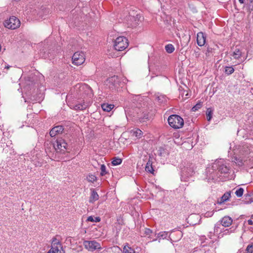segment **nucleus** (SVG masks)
<instances>
[{
    "mask_svg": "<svg viewBox=\"0 0 253 253\" xmlns=\"http://www.w3.org/2000/svg\"><path fill=\"white\" fill-rule=\"evenodd\" d=\"M91 194L89 198V203H93L99 198V195L94 189H91Z\"/></svg>",
    "mask_w": 253,
    "mask_h": 253,
    "instance_id": "nucleus-19",
    "label": "nucleus"
},
{
    "mask_svg": "<svg viewBox=\"0 0 253 253\" xmlns=\"http://www.w3.org/2000/svg\"><path fill=\"white\" fill-rule=\"evenodd\" d=\"M239 1L241 3H245L250 11L253 10V0H239Z\"/></svg>",
    "mask_w": 253,
    "mask_h": 253,
    "instance_id": "nucleus-21",
    "label": "nucleus"
},
{
    "mask_svg": "<svg viewBox=\"0 0 253 253\" xmlns=\"http://www.w3.org/2000/svg\"><path fill=\"white\" fill-rule=\"evenodd\" d=\"M229 167L223 160H216L206 169L207 177L209 180H216L228 173Z\"/></svg>",
    "mask_w": 253,
    "mask_h": 253,
    "instance_id": "nucleus-1",
    "label": "nucleus"
},
{
    "mask_svg": "<svg viewBox=\"0 0 253 253\" xmlns=\"http://www.w3.org/2000/svg\"><path fill=\"white\" fill-rule=\"evenodd\" d=\"M87 221L98 222L100 221V218L98 216L94 217L93 216H89L86 219Z\"/></svg>",
    "mask_w": 253,
    "mask_h": 253,
    "instance_id": "nucleus-29",
    "label": "nucleus"
},
{
    "mask_svg": "<svg viewBox=\"0 0 253 253\" xmlns=\"http://www.w3.org/2000/svg\"><path fill=\"white\" fill-rule=\"evenodd\" d=\"M233 231V230H232L231 228L226 229H224V228H223L222 229L221 234H220V238L223 237V236L225 235H228V234H230Z\"/></svg>",
    "mask_w": 253,
    "mask_h": 253,
    "instance_id": "nucleus-33",
    "label": "nucleus"
},
{
    "mask_svg": "<svg viewBox=\"0 0 253 253\" xmlns=\"http://www.w3.org/2000/svg\"><path fill=\"white\" fill-rule=\"evenodd\" d=\"M234 71V69L232 67H226L225 70V73L228 75L232 74Z\"/></svg>",
    "mask_w": 253,
    "mask_h": 253,
    "instance_id": "nucleus-36",
    "label": "nucleus"
},
{
    "mask_svg": "<svg viewBox=\"0 0 253 253\" xmlns=\"http://www.w3.org/2000/svg\"><path fill=\"white\" fill-rule=\"evenodd\" d=\"M206 37L203 32H199L197 35V42L199 46H202L206 43Z\"/></svg>",
    "mask_w": 253,
    "mask_h": 253,
    "instance_id": "nucleus-15",
    "label": "nucleus"
},
{
    "mask_svg": "<svg viewBox=\"0 0 253 253\" xmlns=\"http://www.w3.org/2000/svg\"><path fill=\"white\" fill-rule=\"evenodd\" d=\"M132 136H135L137 139L140 138L142 136V131L139 128H134L130 131Z\"/></svg>",
    "mask_w": 253,
    "mask_h": 253,
    "instance_id": "nucleus-20",
    "label": "nucleus"
},
{
    "mask_svg": "<svg viewBox=\"0 0 253 253\" xmlns=\"http://www.w3.org/2000/svg\"><path fill=\"white\" fill-rule=\"evenodd\" d=\"M231 197V194L230 192H227L225 193L220 198L219 203H223L227 201Z\"/></svg>",
    "mask_w": 253,
    "mask_h": 253,
    "instance_id": "nucleus-26",
    "label": "nucleus"
},
{
    "mask_svg": "<svg viewBox=\"0 0 253 253\" xmlns=\"http://www.w3.org/2000/svg\"><path fill=\"white\" fill-rule=\"evenodd\" d=\"M168 232L166 231H162L158 233L157 235L156 233L155 234V238L153 239V241H156L157 239L161 240L166 239L168 237Z\"/></svg>",
    "mask_w": 253,
    "mask_h": 253,
    "instance_id": "nucleus-18",
    "label": "nucleus"
},
{
    "mask_svg": "<svg viewBox=\"0 0 253 253\" xmlns=\"http://www.w3.org/2000/svg\"><path fill=\"white\" fill-rule=\"evenodd\" d=\"M83 245L86 250L90 252H93L95 250L100 251L102 249L100 244L95 240L84 241Z\"/></svg>",
    "mask_w": 253,
    "mask_h": 253,
    "instance_id": "nucleus-11",
    "label": "nucleus"
},
{
    "mask_svg": "<svg viewBox=\"0 0 253 253\" xmlns=\"http://www.w3.org/2000/svg\"><path fill=\"white\" fill-rule=\"evenodd\" d=\"M85 61V56L83 52H76L72 56V62L75 65L82 64Z\"/></svg>",
    "mask_w": 253,
    "mask_h": 253,
    "instance_id": "nucleus-13",
    "label": "nucleus"
},
{
    "mask_svg": "<svg viewBox=\"0 0 253 253\" xmlns=\"http://www.w3.org/2000/svg\"><path fill=\"white\" fill-rule=\"evenodd\" d=\"M217 246L213 241H211L209 245H204L200 248L195 249L191 253H212Z\"/></svg>",
    "mask_w": 253,
    "mask_h": 253,
    "instance_id": "nucleus-7",
    "label": "nucleus"
},
{
    "mask_svg": "<svg viewBox=\"0 0 253 253\" xmlns=\"http://www.w3.org/2000/svg\"><path fill=\"white\" fill-rule=\"evenodd\" d=\"M4 26L8 29H15L20 25V20L15 16H11L6 20L4 23Z\"/></svg>",
    "mask_w": 253,
    "mask_h": 253,
    "instance_id": "nucleus-12",
    "label": "nucleus"
},
{
    "mask_svg": "<svg viewBox=\"0 0 253 253\" xmlns=\"http://www.w3.org/2000/svg\"><path fill=\"white\" fill-rule=\"evenodd\" d=\"M252 147L247 143H243L234 150V155L232 162L239 166H242L249 158Z\"/></svg>",
    "mask_w": 253,
    "mask_h": 253,
    "instance_id": "nucleus-2",
    "label": "nucleus"
},
{
    "mask_svg": "<svg viewBox=\"0 0 253 253\" xmlns=\"http://www.w3.org/2000/svg\"><path fill=\"white\" fill-rule=\"evenodd\" d=\"M174 47L172 44H168L165 46V49L169 53H172L174 50Z\"/></svg>",
    "mask_w": 253,
    "mask_h": 253,
    "instance_id": "nucleus-28",
    "label": "nucleus"
},
{
    "mask_svg": "<svg viewBox=\"0 0 253 253\" xmlns=\"http://www.w3.org/2000/svg\"><path fill=\"white\" fill-rule=\"evenodd\" d=\"M119 81H118V76H113L107 80V83H110L112 84V86H109V87L110 88L113 89L114 86H116L117 84H118Z\"/></svg>",
    "mask_w": 253,
    "mask_h": 253,
    "instance_id": "nucleus-17",
    "label": "nucleus"
},
{
    "mask_svg": "<svg viewBox=\"0 0 253 253\" xmlns=\"http://www.w3.org/2000/svg\"><path fill=\"white\" fill-rule=\"evenodd\" d=\"M213 214V212L212 211H209L206 212L204 214V216L206 217H211V216H212Z\"/></svg>",
    "mask_w": 253,
    "mask_h": 253,
    "instance_id": "nucleus-41",
    "label": "nucleus"
},
{
    "mask_svg": "<svg viewBox=\"0 0 253 253\" xmlns=\"http://www.w3.org/2000/svg\"><path fill=\"white\" fill-rule=\"evenodd\" d=\"M70 108L76 111H82L86 109L89 106V103L84 99L81 101H77L75 103H70L69 105Z\"/></svg>",
    "mask_w": 253,
    "mask_h": 253,
    "instance_id": "nucleus-10",
    "label": "nucleus"
},
{
    "mask_svg": "<svg viewBox=\"0 0 253 253\" xmlns=\"http://www.w3.org/2000/svg\"><path fill=\"white\" fill-rule=\"evenodd\" d=\"M63 127L61 126H58L54 127L49 132L51 137H54L57 134L61 133L63 130Z\"/></svg>",
    "mask_w": 253,
    "mask_h": 253,
    "instance_id": "nucleus-16",
    "label": "nucleus"
},
{
    "mask_svg": "<svg viewBox=\"0 0 253 253\" xmlns=\"http://www.w3.org/2000/svg\"><path fill=\"white\" fill-rule=\"evenodd\" d=\"M218 222L223 227H227L232 224L233 222V219L229 216H225L222 218Z\"/></svg>",
    "mask_w": 253,
    "mask_h": 253,
    "instance_id": "nucleus-14",
    "label": "nucleus"
},
{
    "mask_svg": "<svg viewBox=\"0 0 253 253\" xmlns=\"http://www.w3.org/2000/svg\"><path fill=\"white\" fill-rule=\"evenodd\" d=\"M123 253H135V251L128 246L126 245L123 248Z\"/></svg>",
    "mask_w": 253,
    "mask_h": 253,
    "instance_id": "nucleus-31",
    "label": "nucleus"
},
{
    "mask_svg": "<svg viewBox=\"0 0 253 253\" xmlns=\"http://www.w3.org/2000/svg\"><path fill=\"white\" fill-rule=\"evenodd\" d=\"M168 121L169 126L175 129L181 128L184 125L183 119L177 115H170Z\"/></svg>",
    "mask_w": 253,
    "mask_h": 253,
    "instance_id": "nucleus-6",
    "label": "nucleus"
},
{
    "mask_svg": "<svg viewBox=\"0 0 253 253\" xmlns=\"http://www.w3.org/2000/svg\"><path fill=\"white\" fill-rule=\"evenodd\" d=\"M213 111L211 108H208L206 111L207 119L210 121L212 118Z\"/></svg>",
    "mask_w": 253,
    "mask_h": 253,
    "instance_id": "nucleus-30",
    "label": "nucleus"
},
{
    "mask_svg": "<svg viewBox=\"0 0 253 253\" xmlns=\"http://www.w3.org/2000/svg\"><path fill=\"white\" fill-rule=\"evenodd\" d=\"M196 167L194 164L191 163H187L181 168V176L183 181H187L192 177L196 173Z\"/></svg>",
    "mask_w": 253,
    "mask_h": 253,
    "instance_id": "nucleus-4",
    "label": "nucleus"
},
{
    "mask_svg": "<svg viewBox=\"0 0 253 253\" xmlns=\"http://www.w3.org/2000/svg\"><path fill=\"white\" fill-rule=\"evenodd\" d=\"M153 233V231L152 230H151L149 228H145L144 229V234L146 236H149V237L150 238V239H154L153 238L151 237V236L152 234Z\"/></svg>",
    "mask_w": 253,
    "mask_h": 253,
    "instance_id": "nucleus-35",
    "label": "nucleus"
},
{
    "mask_svg": "<svg viewBox=\"0 0 253 253\" xmlns=\"http://www.w3.org/2000/svg\"><path fill=\"white\" fill-rule=\"evenodd\" d=\"M246 251L248 253H253V243L247 246Z\"/></svg>",
    "mask_w": 253,
    "mask_h": 253,
    "instance_id": "nucleus-39",
    "label": "nucleus"
},
{
    "mask_svg": "<svg viewBox=\"0 0 253 253\" xmlns=\"http://www.w3.org/2000/svg\"><path fill=\"white\" fill-rule=\"evenodd\" d=\"M5 146L8 147H10V145H8L7 144H6V145H5L4 144H3V146L2 145H1V147H3V151H6V148L5 147Z\"/></svg>",
    "mask_w": 253,
    "mask_h": 253,
    "instance_id": "nucleus-43",
    "label": "nucleus"
},
{
    "mask_svg": "<svg viewBox=\"0 0 253 253\" xmlns=\"http://www.w3.org/2000/svg\"><path fill=\"white\" fill-rule=\"evenodd\" d=\"M100 169H101L100 175L101 176L105 175L107 173V172L106 170V166L104 165H101Z\"/></svg>",
    "mask_w": 253,
    "mask_h": 253,
    "instance_id": "nucleus-38",
    "label": "nucleus"
},
{
    "mask_svg": "<svg viewBox=\"0 0 253 253\" xmlns=\"http://www.w3.org/2000/svg\"><path fill=\"white\" fill-rule=\"evenodd\" d=\"M244 190L243 188H239L237 189L235 191V194L238 197H241L242 196Z\"/></svg>",
    "mask_w": 253,
    "mask_h": 253,
    "instance_id": "nucleus-34",
    "label": "nucleus"
},
{
    "mask_svg": "<svg viewBox=\"0 0 253 253\" xmlns=\"http://www.w3.org/2000/svg\"><path fill=\"white\" fill-rule=\"evenodd\" d=\"M242 51L237 47H235L234 50L231 54L232 57L236 59H239L242 55Z\"/></svg>",
    "mask_w": 253,
    "mask_h": 253,
    "instance_id": "nucleus-22",
    "label": "nucleus"
},
{
    "mask_svg": "<svg viewBox=\"0 0 253 253\" xmlns=\"http://www.w3.org/2000/svg\"><path fill=\"white\" fill-rule=\"evenodd\" d=\"M77 95L79 97L85 98V96L91 98L92 96V89L86 84H81L76 85Z\"/></svg>",
    "mask_w": 253,
    "mask_h": 253,
    "instance_id": "nucleus-5",
    "label": "nucleus"
},
{
    "mask_svg": "<svg viewBox=\"0 0 253 253\" xmlns=\"http://www.w3.org/2000/svg\"><path fill=\"white\" fill-rule=\"evenodd\" d=\"M220 224L217 222L214 226V233L218 235V238H220V234H221L222 229L220 228Z\"/></svg>",
    "mask_w": 253,
    "mask_h": 253,
    "instance_id": "nucleus-25",
    "label": "nucleus"
},
{
    "mask_svg": "<svg viewBox=\"0 0 253 253\" xmlns=\"http://www.w3.org/2000/svg\"><path fill=\"white\" fill-rule=\"evenodd\" d=\"M69 150L68 145L65 140L62 138H57L52 146L51 150L49 148H45L47 155L52 160L59 159L61 154H65Z\"/></svg>",
    "mask_w": 253,
    "mask_h": 253,
    "instance_id": "nucleus-3",
    "label": "nucleus"
},
{
    "mask_svg": "<svg viewBox=\"0 0 253 253\" xmlns=\"http://www.w3.org/2000/svg\"><path fill=\"white\" fill-rule=\"evenodd\" d=\"M128 45L127 40L124 37H118L114 42V46L118 51H122L126 49Z\"/></svg>",
    "mask_w": 253,
    "mask_h": 253,
    "instance_id": "nucleus-8",
    "label": "nucleus"
},
{
    "mask_svg": "<svg viewBox=\"0 0 253 253\" xmlns=\"http://www.w3.org/2000/svg\"><path fill=\"white\" fill-rule=\"evenodd\" d=\"M214 234V233H213L212 232H210L208 236L210 239H212Z\"/></svg>",
    "mask_w": 253,
    "mask_h": 253,
    "instance_id": "nucleus-44",
    "label": "nucleus"
},
{
    "mask_svg": "<svg viewBox=\"0 0 253 253\" xmlns=\"http://www.w3.org/2000/svg\"><path fill=\"white\" fill-rule=\"evenodd\" d=\"M145 169L147 172L150 173H153L154 170L152 167V162L150 160L147 162Z\"/></svg>",
    "mask_w": 253,
    "mask_h": 253,
    "instance_id": "nucleus-24",
    "label": "nucleus"
},
{
    "mask_svg": "<svg viewBox=\"0 0 253 253\" xmlns=\"http://www.w3.org/2000/svg\"><path fill=\"white\" fill-rule=\"evenodd\" d=\"M47 253H65L62 244L56 238L52 239L51 248Z\"/></svg>",
    "mask_w": 253,
    "mask_h": 253,
    "instance_id": "nucleus-9",
    "label": "nucleus"
},
{
    "mask_svg": "<svg viewBox=\"0 0 253 253\" xmlns=\"http://www.w3.org/2000/svg\"><path fill=\"white\" fill-rule=\"evenodd\" d=\"M248 222L249 225H253V219H250L248 220Z\"/></svg>",
    "mask_w": 253,
    "mask_h": 253,
    "instance_id": "nucleus-45",
    "label": "nucleus"
},
{
    "mask_svg": "<svg viewBox=\"0 0 253 253\" xmlns=\"http://www.w3.org/2000/svg\"><path fill=\"white\" fill-rule=\"evenodd\" d=\"M5 68H6V69H9V66H6V67H5Z\"/></svg>",
    "mask_w": 253,
    "mask_h": 253,
    "instance_id": "nucleus-47",
    "label": "nucleus"
},
{
    "mask_svg": "<svg viewBox=\"0 0 253 253\" xmlns=\"http://www.w3.org/2000/svg\"><path fill=\"white\" fill-rule=\"evenodd\" d=\"M139 120L141 122H143L144 121V120L145 119H148V117H147V115H144V117L142 118V117H139Z\"/></svg>",
    "mask_w": 253,
    "mask_h": 253,
    "instance_id": "nucleus-42",
    "label": "nucleus"
},
{
    "mask_svg": "<svg viewBox=\"0 0 253 253\" xmlns=\"http://www.w3.org/2000/svg\"><path fill=\"white\" fill-rule=\"evenodd\" d=\"M101 107L104 111L109 112L113 108L114 105L112 104L104 103L101 105Z\"/></svg>",
    "mask_w": 253,
    "mask_h": 253,
    "instance_id": "nucleus-27",
    "label": "nucleus"
},
{
    "mask_svg": "<svg viewBox=\"0 0 253 253\" xmlns=\"http://www.w3.org/2000/svg\"><path fill=\"white\" fill-rule=\"evenodd\" d=\"M155 95L156 99L160 103H163L167 101V97L165 95L158 93Z\"/></svg>",
    "mask_w": 253,
    "mask_h": 253,
    "instance_id": "nucleus-23",
    "label": "nucleus"
},
{
    "mask_svg": "<svg viewBox=\"0 0 253 253\" xmlns=\"http://www.w3.org/2000/svg\"><path fill=\"white\" fill-rule=\"evenodd\" d=\"M252 202H253V199L252 198L251 199L250 201L247 202L248 203H251Z\"/></svg>",
    "mask_w": 253,
    "mask_h": 253,
    "instance_id": "nucleus-46",
    "label": "nucleus"
},
{
    "mask_svg": "<svg viewBox=\"0 0 253 253\" xmlns=\"http://www.w3.org/2000/svg\"><path fill=\"white\" fill-rule=\"evenodd\" d=\"M202 107V104L200 103H198L194 106H193L192 108V110L194 112L197 111L199 109H200Z\"/></svg>",
    "mask_w": 253,
    "mask_h": 253,
    "instance_id": "nucleus-40",
    "label": "nucleus"
},
{
    "mask_svg": "<svg viewBox=\"0 0 253 253\" xmlns=\"http://www.w3.org/2000/svg\"><path fill=\"white\" fill-rule=\"evenodd\" d=\"M122 160L121 158L115 157L112 161V164L113 166H118L119 165H120L122 163Z\"/></svg>",
    "mask_w": 253,
    "mask_h": 253,
    "instance_id": "nucleus-32",
    "label": "nucleus"
},
{
    "mask_svg": "<svg viewBox=\"0 0 253 253\" xmlns=\"http://www.w3.org/2000/svg\"><path fill=\"white\" fill-rule=\"evenodd\" d=\"M87 179L89 182L93 183L96 180V177L93 174H89L87 176Z\"/></svg>",
    "mask_w": 253,
    "mask_h": 253,
    "instance_id": "nucleus-37",
    "label": "nucleus"
}]
</instances>
